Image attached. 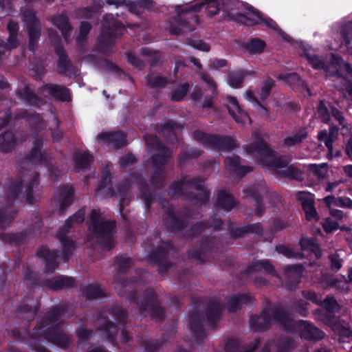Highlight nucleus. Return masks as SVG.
Segmentation results:
<instances>
[{
	"mask_svg": "<svg viewBox=\"0 0 352 352\" xmlns=\"http://www.w3.org/2000/svg\"><path fill=\"white\" fill-rule=\"evenodd\" d=\"M19 95L30 103L38 104L34 92L28 87L25 88L23 92H20Z\"/></svg>",
	"mask_w": 352,
	"mask_h": 352,
	"instance_id": "obj_33",
	"label": "nucleus"
},
{
	"mask_svg": "<svg viewBox=\"0 0 352 352\" xmlns=\"http://www.w3.org/2000/svg\"><path fill=\"white\" fill-rule=\"evenodd\" d=\"M137 3L144 8H148L151 5V2L150 0H138Z\"/></svg>",
	"mask_w": 352,
	"mask_h": 352,
	"instance_id": "obj_60",
	"label": "nucleus"
},
{
	"mask_svg": "<svg viewBox=\"0 0 352 352\" xmlns=\"http://www.w3.org/2000/svg\"><path fill=\"white\" fill-rule=\"evenodd\" d=\"M201 78L204 81H206L210 85L211 89H212L213 90L215 89V85H214L212 79L209 76H208L206 74H203Z\"/></svg>",
	"mask_w": 352,
	"mask_h": 352,
	"instance_id": "obj_56",
	"label": "nucleus"
},
{
	"mask_svg": "<svg viewBox=\"0 0 352 352\" xmlns=\"http://www.w3.org/2000/svg\"><path fill=\"white\" fill-rule=\"evenodd\" d=\"M329 325L332 329L337 333L342 338H349L352 335V331L349 329V325L346 322H341L338 320H330Z\"/></svg>",
	"mask_w": 352,
	"mask_h": 352,
	"instance_id": "obj_17",
	"label": "nucleus"
},
{
	"mask_svg": "<svg viewBox=\"0 0 352 352\" xmlns=\"http://www.w3.org/2000/svg\"><path fill=\"white\" fill-rule=\"evenodd\" d=\"M226 168L239 175H244L250 171V167H243L239 165V158L237 156H232L226 158L225 161Z\"/></svg>",
	"mask_w": 352,
	"mask_h": 352,
	"instance_id": "obj_15",
	"label": "nucleus"
},
{
	"mask_svg": "<svg viewBox=\"0 0 352 352\" xmlns=\"http://www.w3.org/2000/svg\"><path fill=\"white\" fill-rule=\"evenodd\" d=\"M296 331L301 337L308 340H319L324 337V333L319 329L313 327L306 321H300L296 325Z\"/></svg>",
	"mask_w": 352,
	"mask_h": 352,
	"instance_id": "obj_6",
	"label": "nucleus"
},
{
	"mask_svg": "<svg viewBox=\"0 0 352 352\" xmlns=\"http://www.w3.org/2000/svg\"><path fill=\"white\" fill-rule=\"evenodd\" d=\"M116 28L115 32L113 30H111L108 28L106 30V27L104 28L100 38V48L104 53H107V50L104 49L105 46H108L111 44L113 40L118 36L123 34V28L118 27L117 24L114 25Z\"/></svg>",
	"mask_w": 352,
	"mask_h": 352,
	"instance_id": "obj_10",
	"label": "nucleus"
},
{
	"mask_svg": "<svg viewBox=\"0 0 352 352\" xmlns=\"http://www.w3.org/2000/svg\"><path fill=\"white\" fill-rule=\"evenodd\" d=\"M337 206L352 208V200L348 197L338 198Z\"/></svg>",
	"mask_w": 352,
	"mask_h": 352,
	"instance_id": "obj_45",
	"label": "nucleus"
},
{
	"mask_svg": "<svg viewBox=\"0 0 352 352\" xmlns=\"http://www.w3.org/2000/svg\"><path fill=\"white\" fill-rule=\"evenodd\" d=\"M16 145L14 137L12 132L7 131L0 135V150L7 152L12 149Z\"/></svg>",
	"mask_w": 352,
	"mask_h": 352,
	"instance_id": "obj_18",
	"label": "nucleus"
},
{
	"mask_svg": "<svg viewBox=\"0 0 352 352\" xmlns=\"http://www.w3.org/2000/svg\"><path fill=\"white\" fill-rule=\"evenodd\" d=\"M330 260L331 262V265L336 270H338L341 267L342 263L341 260L340 259L338 255H332L330 257Z\"/></svg>",
	"mask_w": 352,
	"mask_h": 352,
	"instance_id": "obj_49",
	"label": "nucleus"
},
{
	"mask_svg": "<svg viewBox=\"0 0 352 352\" xmlns=\"http://www.w3.org/2000/svg\"><path fill=\"white\" fill-rule=\"evenodd\" d=\"M217 203L225 210H230L234 206V201L230 195L226 191H221L219 193Z\"/></svg>",
	"mask_w": 352,
	"mask_h": 352,
	"instance_id": "obj_19",
	"label": "nucleus"
},
{
	"mask_svg": "<svg viewBox=\"0 0 352 352\" xmlns=\"http://www.w3.org/2000/svg\"><path fill=\"white\" fill-rule=\"evenodd\" d=\"M242 79L241 75L232 74L228 77V83L230 87L237 88L241 85Z\"/></svg>",
	"mask_w": 352,
	"mask_h": 352,
	"instance_id": "obj_34",
	"label": "nucleus"
},
{
	"mask_svg": "<svg viewBox=\"0 0 352 352\" xmlns=\"http://www.w3.org/2000/svg\"><path fill=\"white\" fill-rule=\"evenodd\" d=\"M340 183H341V181H336V182H333L329 183L327 185V186L325 188V190L327 191H331L335 188H336Z\"/></svg>",
	"mask_w": 352,
	"mask_h": 352,
	"instance_id": "obj_57",
	"label": "nucleus"
},
{
	"mask_svg": "<svg viewBox=\"0 0 352 352\" xmlns=\"http://www.w3.org/2000/svg\"><path fill=\"white\" fill-rule=\"evenodd\" d=\"M323 306L329 312H335L339 309L338 304L333 298H327L323 302Z\"/></svg>",
	"mask_w": 352,
	"mask_h": 352,
	"instance_id": "obj_32",
	"label": "nucleus"
},
{
	"mask_svg": "<svg viewBox=\"0 0 352 352\" xmlns=\"http://www.w3.org/2000/svg\"><path fill=\"white\" fill-rule=\"evenodd\" d=\"M43 91L60 100L65 101L69 98L68 90L58 85H47L43 88Z\"/></svg>",
	"mask_w": 352,
	"mask_h": 352,
	"instance_id": "obj_13",
	"label": "nucleus"
},
{
	"mask_svg": "<svg viewBox=\"0 0 352 352\" xmlns=\"http://www.w3.org/2000/svg\"><path fill=\"white\" fill-rule=\"evenodd\" d=\"M245 98L248 100L254 102L258 113H261V115L265 114L266 109L258 102L257 100L254 98L253 94L251 91L246 92Z\"/></svg>",
	"mask_w": 352,
	"mask_h": 352,
	"instance_id": "obj_31",
	"label": "nucleus"
},
{
	"mask_svg": "<svg viewBox=\"0 0 352 352\" xmlns=\"http://www.w3.org/2000/svg\"><path fill=\"white\" fill-rule=\"evenodd\" d=\"M277 321L282 323L285 327L290 329L293 321H292L283 312L280 313L278 318Z\"/></svg>",
	"mask_w": 352,
	"mask_h": 352,
	"instance_id": "obj_41",
	"label": "nucleus"
},
{
	"mask_svg": "<svg viewBox=\"0 0 352 352\" xmlns=\"http://www.w3.org/2000/svg\"><path fill=\"white\" fill-rule=\"evenodd\" d=\"M287 78H288V81H292V80L296 81L298 85L303 86L306 89L308 94H309V89L307 87V86L305 85L304 82L299 78V76L298 75L289 74Z\"/></svg>",
	"mask_w": 352,
	"mask_h": 352,
	"instance_id": "obj_47",
	"label": "nucleus"
},
{
	"mask_svg": "<svg viewBox=\"0 0 352 352\" xmlns=\"http://www.w3.org/2000/svg\"><path fill=\"white\" fill-rule=\"evenodd\" d=\"M346 152L349 156L352 157V138L349 141L346 148Z\"/></svg>",
	"mask_w": 352,
	"mask_h": 352,
	"instance_id": "obj_62",
	"label": "nucleus"
},
{
	"mask_svg": "<svg viewBox=\"0 0 352 352\" xmlns=\"http://www.w3.org/2000/svg\"><path fill=\"white\" fill-rule=\"evenodd\" d=\"M192 45L195 48H196L200 51L208 52L210 50V46L207 43H206L201 41H195L192 43Z\"/></svg>",
	"mask_w": 352,
	"mask_h": 352,
	"instance_id": "obj_44",
	"label": "nucleus"
},
{
	"mask_svg": "<svg viewBox=\"0 0 352 352\" xmlns=\"http://www.w3.org/2000/svg\"><path fill=\"white\" fill-rule=\"evenodd\" d=\"M302 265L300 266H289L287 267V274L289 275V274H294L295 277L298 279L300 273L302 272Z\"/></svg>",
	"mask_w": 352,
	"mask_h": 352,
	"instance_id": "obj_43",
	"label": "nucleus"
},
{
	"mask_svg": "<svg viewBox=\"0 0 352 352\" xmlns=\"http://www.w3.org/2000/svg\"><path fill=\"white\" fill-rule=\"evenodd\" d=\"M323 228L327 232H331L338 228L337 222L333 221L331 218L326 219L323 223Z\"/></svg>",
	"mask_w": 352,
	"mask_h": 352,
	"instance_id": "obj_37",
	"label": "nucleus"
},
{
	"mask_svg": "<svg viewBox=\"0 0 352 352\" xmlns=\"http://www.w3.org/2000/svg\"><path fill=\"white\" fill-rule=\"evenodd\" d=\"M298 198L301 201L307 219L309 220H317L318 215L314 207L313 195L305 192H300L298 194Z\"/></svg>",
	"mask_w": 352,
	"mask_h": 352,
	"instance_id": "obj_8",
	"label": "nucleus"
},
{
	"mask_svg": "<svg viewBox=\"0 0 352 352\" xmlns=\"http://www.w3.org/2000/svg\"><path fill=\"white\" fill-rule=\"evenodd\" d=\"M90 30V25L87 23H82L80 28V34L78 39L84 38Z\"/></svg>",
	"mask_w": 352,
	"mask_h": 352,
	"instance_id": "obj_48",
	"label": "nucleus"
},
{
	"mask_svg": "<svg viewBox=\"0 0 352 352\" xmlns=\"http://www.w3.org/2000/svg\"><path fill=\"white\" fill-rule=\"evenodd\" d=\"M109 177L107 176H105V177L103 179V180L101 181V183L100 184V186L98 189L96 191V196H99L100 194L106 193L109 189L106 188L107 184L109 182Z\"/></svg>",
	"mask_w": 352,
	"mask_h": 352,
	"instance_id": "obj_42",
	"label": "nucleus"
},
{
	"mask_svg": "<svg viewBox=\"0 0 352 352\" xmlns=\"http://www.w3.org/2000/svg\"><path fill=\"white\" fill-rule=\"evenodd\" d=\"M88 241L91 245H99L104 249L113 245L111 234L114 227L113 222L107 221L100 216L99 210L94 209L89 215Z\"/></svg>",
	"mask_w": 352,
	"mask_h": 352,
	"instance_id": "obj_4",
	"label": "nucleus"
},
{
	"mask_svg": "<svg viewBox=\"0 0 352 352\" xmlns=\"http://www.w3.org/2000/svg\"><path fill=\"white\" fill-rule=\"evenodd\" d=\"M146 144L149 146L157 148L159 146L157 139L155 136H149L146 138Z\"/></svg>",
	"mask_w": 352,
	"mask_h": 352,
	"instance_id": "obj_51",
	"label": "nucleus"
},
{
	"mask_svg": "<svg viewBox=\"0 0 352 352\" xmlns=\"http://www.w3.org/2000/svg\"><path fill=\"white\" fill-rule=\"evenodd\" d=\"M73 191L70 188H67L60 195V207L61 210L66 208L72 201Z\"/></svg>",
	"mask_w": 352,
	"mask_h": 352,
	"instance_id": "obj_23",
	"label": "nucleus"
},
{
	"mask_svg": "<svg viewBox=\"0 0 352 352\" xmlns=\"http://www.w3.org/2000/svg\"><path fill=\"white\" fill-rule=\"evenodd\" d=\"M302 48L305 56L314 68L316 69H324L331 75H338L337 80L342 84L340 87L341 91L345 98L352 100V85L345 77H342L343 75H346L352 78V68L351 66L334 55H332L331 64L326 66L323 60L319 59L318 56L315 54L313 50L306 48L305 46H302Z\"/></svg>",
	"mask_w": 352,
	"mask_h": 352,
	"instance_id": "obj_2",
	"label": "nucleus"
},
{
	"mask_svg": "<svg viewBox=\"0 0 352 352\" xmlns=\"http://www.w3.org/2000/svg\"><path fill=\"white\" fill-rule=\"evenodd\" d=\"M10 116H6L5 118H2L1 113H0V127H3L8 122Z\"/></svg>",
	"mask_w": 352,
	"mask_h": 352,
	"instance_id": "obj_63",
	"label": "nucleus"
},
{
	"mask_svg": "<svg viewBox=\"0 0 352 352\" xmlns=\"http://www.w3.org/2000/svg\"><path fill=\"white\" fill-rule=\"evenodd\" d=\"M254 143L248 145L245 150L248 153H256L259 155V162L264 167L273 169L283 175L291 173L292 167L288 166L289 160L283 157H277L274 152L261 139L259 134L253 133Z\"/></svg>",
	"mask_w": 352,
	"mask_h": 352,
	"instance_id": "obj_3",
	"label": "nucleus"
},
{
	"mask_svg": "<svg viewBox=\"0 0 352 352\" xmlns=\"http://www.w3.org/2000/svg\"><path fill=\"white\" fill-rule=\"evenodd\" d=\"M337 201H338V199H336L333 196H327L324 199V203L329 208L331 207L332 206H337Z\"/></svg>",
	"mask_w": 352,
	"mask_h": 352,
	"instance_id": "obj_53",
	"label": "nucleus"
},
{
	"mask_svg": "<svg viewBox=\"0 0 352 352\" xmlns=\"http://www.w3.org/2000/svg\"><path fill=\"white\" fill-rule=\"evenodd\" d=\"M300 245L302 251L307 252L309 256H314L316 258L320 257L321 251L315 240L303 237Z\"/></svg>",
	"mask_w": 352,
	"mask_h": 352,
	"instance_id": "obj_12",
	"label": "nucleus"
},
{
	"mask_svg": "<svg viewBox=\"0 0 352 352\" xmlns=\"http://www.w3.org/2000/svg\"><path fill=\"white\" fill-rule=\"evenodd\" d=\"M276 250L278 254H283L287 258H297L298 256L301 258L305 256V254H298L295 253L292 250L289 249L285 245L277 246Z\"/></svg>",
	"mask_w": 352,
	"mask_h": 352,
	"instance_id": "obj_28",
	"label": "nucleus"
},
{
	"mask_svg": "<svg viewBox=\"0 0 352 352\" xmlns=\"http://www.w3.org/2000/svg\"><path fill=\"white\" fill-rule=\"evenodd\" d=\"M126 58L129 63L136 67H140L142 65V63L131 53L126 55Z\"/></svg>",
	"mask_w": 352,
	"mask_h": 352,
	"instance_id": "obj_46",
	"label": "nucleus"
},
{
	"mask_svg": "<svg viewBox=\"0 0 352 352\" xmlns=\"http://www.w3.org/2000/svg\"><path fill=\"white\" fill-rule=\"evenodd\" d=\"M58 237L60 238L61 243H63V245L65 248H68L69 250H70L72 248H73L74 244L72 240L66 237H63L60 235H59Z\"/></svg>",
	"mask_w": 352,
	"mask_h": 352,
	"instance_id": "obj_52",
	"label": "nucleus"
},
{
	"mask_svg": "<svg viewBox=\"0 0 352 352\" xmlns=\"http://www.w3.org/2000/svg\"><path fill=\"white\" fill-rule=\"evenodd\" d=\"M260 264L261 269L264 270L265 272L271 273L273 271V267L267 261H261Z\"/></svg>",
	"mask_w": 352,
	"mask_h": 352,
	"instance_id": "obj_55",
	"label": "nucleus"
},
{
	"mask_svg": "<svg viewBox=\"0 0 352 352\" xmlns=\"http://www.w3.org/2000/svg\"><path fill=\"white\" fill-rule=\"evenodd\" d=\"M54 24L57 26L62 32L64 36H66V33L69 30L70 26L67 22V18L66 14H63L60 15L53 22Z\"/></svg>",
	"mask_w": 352,
	"mask_h": 352,
	"instance_id": "obj_25",
	"label": "nucleus"
},
{
	"mask_svg": "<svg viewBox=\"0 0 352 352\" xmlns=\"http://www.w3.org/2000/svg\"><path fill=\"white\" fill-rule=\"evenodd\" d=\"M202 8L208 11L209 17L216 15L219 10L228 12H231L232 15L236 14L240 16L239 20L242 23L248 25L262 24L276 31L283 40L289 41V36L279 29L277 24L272 19L265 16L253 8L236 0H204L194 6H190L188 4L177 6L175 11L179 15H181L188 11L197 12Z\"/></svg>",
	"mask_w": 352,
	"mask_h": 352,
	"instance_id": "obj_1",
	"label": "nucleus"
},
{
	"mask_svg": "<svg viewBox=\"0 0 352 352\" xmlns=\"http://www.w3.org/2000/svg\"><path fill=\"white\" fill-rule=\"evenodd\" d=\"M318 136L319 140L324 142L328 148V157L332 159L334 157L333 154V142L337 139L338 129L335 127L331 128L329 133L326 131H322L318 133ZM340 155V151H337L335 157H338Z\"/></svg>",
	"mask_w": 352,
	"mask_h": 352,
	"instance_id": "obj_9",
	"label": "nucleus"
},
{
	"mask_svg": "<svg viewBox=\"0 0 352 352\" xmlns=\"http://www.w3.org/2000/svg\"><path fill=\"white\" fill-rule=\"evenodd\" d=\"M92 161V157L88 153H78L75 156V166L78 169L87 168Z\"/></svg>",
	"mask_w": 352,
	"mask_h": 352,
	"instance_id": "obj_21",
	"label": "nucleus"
},
{
	"mask_svg": "<svg viewBox=\"0 0 352 352\" xmlns=\"http://www.w3.org/2000/svg\"><path fill=\"white\" fill-rule=\"evenodd\" d=\"M343 170L346 175L352 177V165H347L343 167Z\"/></svg>",
	"mask_w": 352,
	"mask_h": 352,
	"instance_id": "obj_61",
	"label": "nucleus"
},
{
	"mask_svg": "<svg viewBox=\"0 0 352 352\" xmlns=\"http://www.w3.org/2000/svg\"><path fill=\"white\" fill-rule=\"evenodd\" d=\"M167 29L171 34H178L186 30L191 31L193 28L187 25L186 23H182L179 19H175L174 21L170 23Z\"/></svg>",
	"mask_w": 352,
	"mask_h": 352,
	"instance_id": "obj_20",
	"label": "nucleus"
},
{
	"mask_svg": "<svg viewBox=\"0 0 352 352\" xmlns=\"http://www.w3.org/2000/svg\"><path fill=\"white\" fill-rule=\"evenodd\" d=\"M273 85L274 82L272 80H268L264 82L263 87H261L260 93V97L262 100H264L267 98Z\"/></svg>",
	"mask_w": 352,
	"mask_h": 352,
	"instance_id": "obj_35",
	"label": "nucleus"
},
{
	"mask_svg": "<svg viewBox=\"0 0 352 352\" xmlns=\"http://www.w3.org/2000/svg\"><path fill=\"white\" fill-rule=\"evenodd\" d=\"M311 168L320 178H323L327 175V166L326 164H321L320 165L312 164Z\"/></svg>",
	"mask_w": 352,
	"mask_h": 352,
	"instance_id": "obj_36",
	"label": "nucleus"
},
{
	"mask_svg": "<svg viewBox=\"0 0 352 352\" xmlns=\"http://www.w3.org/2000/svg\"><path fill=\"white\" fill-rule=\"evenodd\" d=\"M306 137L307 132L305 129H302L298 134L287 137L285 140V144L288 146H292L301 142Z\"/></svg>",
	"mask_w": 352,
	"mask_h": 352,
	"instance_id": "obj_22",
	"label": "nucleus"
},
{
	"mask_svg": "<svg viewBox=\"0 0 352 352\" xmlns=\"http://www.w3.org/2000/svg\"><path fill=\"white\" fill-rule=\"evenodd\" d=\"M246 297L244 296H238L232 298L228 302V307L230 311H235L239 308L241 303L247 302Z\"/></svg>",
	"mask_w": 352,
	"mask_h": 352,
	"instance_id": "obj_27",
	"label": "nucleus"
},
{
	"mask_svg": "<svg viewBox=\"0 0 352 352\" xmlns=\"http://www.w3.org/2000/svg\"><path fill=\"white\" fill-rule=\"evenodd\" d=\"M307 298L310 300L313 301L316 304H319L321 302L320 300H318L317 295L315 293H309L307 295Z\"/></svg>",
	"mask_w": 352,
	"mask_h": 352,
	"instance_id": "obj_59",
	"label": "nucleus"
},
{
	"mask_svg": "<svg viewBox=\"0 0 352 352\" xmlns=\"http://www.w3.org/2000/svg\"><path fill=\"white\" fill-rule=\"evenodd\" d=\"M265 43L260 38H252L243 44L244 51L248 54H260L263 52Z\"/></svg>",
	"mask_w": 352,
	"mask_h": 352,
	"instance_id": "obj_14",
	"label": "nucleus"
},
{
	"mask_svg": "<svg viewBox=\"0 0 352 352\" xmlns=\"http://www.w3.org/2000/svg\"><path fill=\"white\" fill-rule=\"evenodd\" d=\"M134 161V157L132 155H128L120 160V164L122 166H126L129 164H132Z\"/></svg>",
	"mask_w": 352,
	"mask_h": 352,
	"instance_id": "obj_54",
	"label": "nucleus"
},
{
	"mask_svg": "<svg viewBox=\"0 0 352 352\" xmlns=\"http://www.w3.org/2000/svg\"><path fill=\"white\" fill-rule=\"evenodd\" d=\"M332 113L333 116L340 122V123L342 124L344 120V118L342 116V113L336 109L332 110Z\"/></svg>",
	"mask_w": 352,
	"mask_h": 352,
	"instance_id": "obj_58",
	"label": "nucleus"
},
{
	"mask_svg": "<svg viewBox=\"0 0 352 352\" xmlns=\"http://www.w3.org/2000/svg\"><path fill=\"white\" fill-rule=\"evenodd\" d=\"M85 212L84 210H79L73 217L69 218L66 221V225L69 227L71 226L70 223H80L84 220Z\"/></svg>",
	"mask_w": 352,
	"mask_h": 352,
	"instance_id": "obj_38",
	"label": "nucleus"
},
{
	"mask_svg": "<svg viewBox=\"0 0 352 352\" xmlns=\"http://www.w3.org/2000/svg\"><path fill=\"white\" fill-rule=\"evenodd\" d=\"M226 106L229 113L237 123L241 124H250V120L247 113L241 109L234 98L228 97Z\"/></svg>",
	"mask_w": 352,
	"mask_h": 352,
	"instance_id": "obj_5",
	"label": "nucleus"
},
{
	"mask_svg": "<svg viewBox=\"0 0 352 352\" xmlns=\"http://www.w3.org/2000/svg\"><path fill=\"white\" fill-rule=\"evenodd\" d=\"M318 113L321 117L323 121L327 122L329 118V114L327 108L325 107L324 103L320 101L318 108Z\"/></svg>",
	"mask_w": 352,
	"mask_h": 352,
	"instance_id": "obj_40",
	"label": "nucleus"
},
{
	"mask_svg": "<svg viewBox=\"0 0 352 352\" xmlns=\"http://www.w3.org/2000/svg\"><path fill=\"white\" fill-rule=\"evenodd\" d=\"M8 30L10 33L8 45L9 47L12 48L15 47L16 43L15 34L18 30L17 24L13 21H10L8 24Z\"/></svg>",
	"mask_w": 352,
	"mask_h": 352,
	"instance_id": "obj_26",
	"label": "nucleus"
},
{
	"mask_svg": "<svg viewBox=\"0 0 352 352\" xmlns=\"http://www.w3.org/2000/svg\"><path fill=\"white\" fill-rule=\"evenodd\" d=\"M38 255L45 258L48 270H54L57 265V252L50 251L47 248H42L38 251Z\"/></svg>",
	"mask_w": 352,
	"mask_h": 352,
	"instance_id": "obj_16",
	"label": "nucleus"
},
{
	"mask_svg": "<svg viewBox=\"0 0 352 352\" xmlns=\"http://www.w3.org/2000/svg\"><path fill=\"white\" fill-rule=\"evenodd\" d=\"M188 85L184 84L182 87L176 89L172 94L171 98L174 101H179L187 93Z\"/></svg>",
	"mask_w": 352,
	"mask_h": 352,
	"instance_id": "obj_30",
	"label": "nucleus"
},
{
	"mask_svg": "<svg viewBox=\"0 0 352 352\" xmlns=\"http://www.w3.org/2000/svg\"><path fill=\"white\" fill-rule=\"evenodd\" d=\"M226 65V60L224 59L213 60L210 62V67L213 68H221Z\"/></svg>",
	"mask_w": 352,
	"mask_h": 352,
	"instance_id": "obj_50",
	"label": "nucleus"
},
{
	"mask_svg": "<svg viewBox=\"0 0 352 352\" xmlns=\"http://www.w3.org/2000/svg\"><path fill=\"white\" fill-rule=\"evenodd\" d=\"M98 140L101 144H111L114 147H118L126 142V136L120 131L102 132L98 135Z\"/></svg>",
	"mask_w": 352,
	"mask_h": 352,
	"instance_id": "obj_7",
	"label": "nucleus"
},
{
	"mask_svg": "<svg viewBox=\"0 0 352 352\" xmlns=\"http://www.w3.org/2000/svg\"><path fill=\"white\" fill-rule=\"evenodd\" d=\"M148 81L152 86L155 87H162L166 83V78L154 74L148 76Z\"/></svg>",
	"mask_w": 352,
	"mask_h": 352,
	"instance_id": "obj_29",
	"label": "nucleus"
},
{
	"mask_svg": "<svg viewBox=\"0 0 352 352\" xmlns=\"http://www.w3.org/2000/svg\"><path fill=\"white\" fill-rule=\"evenodd\" d=\"M331 212L332 216L336 218H338V219L342 218L343 214L341 210H331Z\"/></svg>",
	"mask_w": 352,
	"mask_h": 352,
	"instance_id": "obj_64",
	"label": "nucleus"
},
{
	"mask_svg": "<svg viewBox=\"0 0 352 352\" xmlns=\"http://www.w3.org/2000/svg\"><path fill=\"white\" fill-rule=\"evenodd\" d=\"M85 294L87 298L93 299L104 296L103 289L98 285H89L85 289Z\"/></svg>",
	"mask_w": 352,
	"mask_h": 352,
	"instance_id": "obj_24",
	"label": "nucleus"
},
{
	"mask_svg": "<svg viewBox=\"0 0 352 352\" xmlns=\"http://www.w3.org/2000/svg\"><path fill=\"white\" fill-rule=\"evenodd\" d=\"M71 284V280L69 278L64 277H58L55 279V285H52L51 288L58 289L63 288Z\"/></svg>",
	"mask_w": 352,
	"mask_h": 352,
	"instance_id": "obj_39",
	"label": "nucleus"
},
{
	"mask_svg": "<svg viewBox=\"0 0 352 352\" xmlns=\"http://www.w3.org/2000/svg\"><path fill=\"white\" fill-rule=\"evenodd\" d=\"M194 138L197 140L203 142H212L214 144V146H217L219 148H230L234 146V140L232 138H223V140L227 142L226 145H221L219 142L221 140L218 138L214 135H208L201 131H195L194 133Z\"/></svg>",
	"mask_w": 352,
	"mask_h": 352,
	"instance_id": "obj_11",
	"label": "nucleus"
}]
</instances>
